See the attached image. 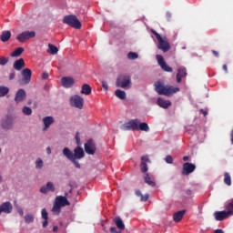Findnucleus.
<instances>
[{
	"label": "nucleus",
	"instance_id": "nucleus-44",
	"mask_svg": "<svg viewBox=\"0 0 233 233\" xmlns=\"http://www.w3.org/2000/svg\"><path fill=\"white\" fill-rule=\"evenodd\" d=\"M165 161H166V163H167L168 165H172V163H174V158H172V156L167 155V156L165 157Z\"/></svg>",
	"mask_w": 233,
	"mask_h": 233
},
{
	"label": "nucleus",
	"instance_id": "nucleus-64",
	"mask_svg": "<svg viewBox=\"0 0 233 233\" xmlns=\"http://www.w3.org/2000/svg\"><path fill=\"white\" fill-rule=\"evenodd\" d=\"M182 50H187V47H185V46H184V47H182Z\"/></svg>",
	"mask_w": 233,
	"mask_h": 233
},
{
	"label": "nucleus",
	"instance_id": "nucleus-26",
	"mask_svg": "<svg viewBox=\"0 0 233 233\" xmlns=\"http://www.w3.org/2000/svg\"><path fill=\"white\" fill-rule=\"evenodd\" d=\"M10 37H12V33L10 31H3L0 40L2 43H6V41H9Z\"/></svg>",
	"mask_w": 233,
	"mask_h": 233
},
{
	"label": "nucleus",
	"instance_id": "nucleus-49",
	"mask_svg": "<svg viewBox=\"0 0 233 233\" xmlns=\"http://www.w3.org/2000/svg\"><path fill=\"white\" fill-rule=\"evenodd\" d=\"M110 232L111 233H121V231H117V228H116V227L110 228Z\"/></svg>",
	"mask_w": 233,
	"mask_h": 233
},
{
	"label": "nucleus",
	"instance_id": "nucleus-52",
	"mask_svg": "<svg viewBox=\"0 0 233 233\" xmlns=\"http://www.w3.org/2000/svg\"><path fill=\"white\" fill-rule=\"evenodd\" d=\"M15 77V73L13 71L12 73H10L9 75V80L12 81V79H14Z\"/></svg>",
	"mask_w": 233,
	"mask_h": 233
},
{
	"label": "nucleus",
	"instance_id": "nucleus-15",
	"mask_svg": "<svg viewBox=\"0 0 233 233\" xmlns=\"http://www.w3.org/2000/svg\"><path fill=\"white\" fill-rule=\"evenodd\" d=\"M158 41L157 49L162 50V52H168L170 50V44L167 39L160 38Z\"/></svg>",
	"mask_w": 233,
	"mask_h": 233
},
{
	"label": "nucleus",
	"instance_id": "nucleus-25",
	"mask_svg": "<svg viewBox=\"0 0 233 233\" xmlns=\"http://www.w3.org/2000/svg\"><path fill=\"white\" fill-rule=\"evenodd\" d=\"M14 68L15 70H17L18 72L20 70H23L25 68V60L23 58H20L14 63Z\"/></svg>",
	"mask_w": 233,
	"mask_h": 233
},
{
	"label": "nucleus",
	"instance_id": "nucleus-16",
	"mask_svg": "<svg viewBox=\"0 0 233 233\" xmlns=\"http://www.w3.org/2000/svg\"><path fill=\"white\" fill-rule=\"evenodd\" d=\"M41 194H48V192H56V186L54 183L47 182L46 185L42 186L40 188Z\"/></svg>",
	"mask_w": 233,
	"mask_h": 233
},
{
	"label": "nucleus",
	"instance_id": "nucleus-13",
	"mask_svg": "<svg viewBox=\"0 0 233 233\" xmlns=\"http://www.w3.org/2000/svg\"><path fill=\"white\" fill-rule=\"evenodd\" d=\"M194 170H196V165L189 162H186L183 165L182 175L188 176L189 174H192Z\"/></svg>",
	"mask_w": 233,
	"mask_h": 233
},
{
	"label": "nucleus",
	"instance_id": "nucleus-62",
	"mask_svg": "<svg viewBox=\"0 0 233 233\" xmlns=\"http://www.w3.org/2000/svg\"><path fill=\"white\" fill-rule=\"evenodd\" d=\"M214 233H225L223 229H216Z\"/></svg>",
	"mask_w": 233,
	"mask_h": 233
},
{
	"label": "nucleus",
	"instance_id": "nucleus-31",
	"mask_svg": "<svg viewBox=\"0 0 233 233\" xmlns=\"http://www.w3.org/2000/svg\"><path fill=\"white\" fill-rule=\"evenodd\" d=\"M144 181L149 187H156V183L154 181L150 180V175H148V173L144 174Z\"/></svg>",
	"mask_w": 233,
	"mask_h": 233
},
{
	"label": "nucleus",
	"instance_id": "nucleus-51",
	"mask_svg": "<svg viewBox=\"0 0 233 233\" xmlns=\"http://www.w3.org/2000/svg\"><path fill=\"white\" fill-rule=\"evenodd\" d=\"M166 17H167V21H170V19L172 18V14L170 12H167Z\"/></svg>",
	"mask_w": 233,
	"mask_h": 233
},
{
	"label": "nucleus",
	"instance_id": "nucleus-47",
	"mask_svg": "<svg viewBox=\"0 0 233 233\" xmlns=\"http://www.w3.org/2000/svg\"><path fill=\"white\" fill-rule=\"evenodd\" d=\"M151 32H152V34H154V35L156 36V38L157 39V41H158L159 39H162V38H163V37H161V35H159V33H157L156 30H152Z\"/></svg>",
	"mask_w": 233,
	"mask_h": 233
},
{
	"label": "nucleus",
	"instance_id": "nucleus-59",
	"mask_svg": "<svg viewBox=\"0 0 233 233\" xmlns=\"http://www.w3.org/2000/svg\"><path fill=\"white\" fill-rule=\"evenodd\" d=\"M186 194H187V196H192V190L191 189H187Z\"/></svg>",
	"mask_w": 233,
	"mask_h": 233
},
{
	"label": "nucleus",
	"instance_id": "nucleus-36",
	"mask_svg": "<svg viewBox=\"0 0 233 233\" xmlns=\"http://www.w3.org/2000/svg\"><path fill=\"white\" fill-rule=\"evenodd\" d=\"M224 183L225 185H228V187H230V185H232V178L230 177V174H224Z\"/></svg>",
	"mask_w": 233,
	"mask_h": 233
},
{
	"label": "nucleus",
	"instance_id": "nucleus-63",
	"mask_svg": "<svg viewBox=\"0 0 233 233\" xmlns=\"http://www.w3.org/2000/svg\"><path fill=\"white\" fill-rule=\"evenodd\" d=\"M183 161H188V157L187 156L183 157Z\"/></svg>",
	"mask_w": 233,
	"mask_h": 233
},
{
	"label": "nucleus",
	"instance_id": "nucleus-58",
	"mask_svg": "<svg viewBox=\"0 0 233 233\" xmlns=\"http://www.w3.org/2000/svg\"><path fill=\"white\" fill-rule=\"evenodd\" d=\"M200 113L203 114V116H208V112L205 111L204 109H200Z\"/></svg>",
	"mask_w": 233,
	"mask_h": 233
},
{
	"label": "nucleus",
	"instance_id": "nucleus-55",
	"mask_svg": "<svg viewBox=\"0 0 233 233\" xmlns=\"http://www.w3.org/2000/svg\"><path fill=\"white\" fill-rule=\"evenodd\" d=\"M42 79H48V73L46 72L43 73Z\"/></svg>",
	"mask_w": 233,
	"mask_h": 233
},
{
	"label": "nucleus",
	"instance_id": "nucleus-27",
	"mask_svg": "<svg viewBox=\"0 0 233 233\" xmlns=\"http://www.w3.org/2000/svg\"><path fill=\"white\" fill-rule=\"evenodd\" d=\"M81 94H84L85 96H90L92 94V87L88 84H84L82 86Z\"/></svg>",
	"mask_w": 233,
	"mask_h": 233
},
{
	"label": "nucleus",
	"instance_id": "nucleus-18",
	"mask_svg": "<svg viewBox=\"0 0 233 233\" xmlns=\"http://www.w3.org/2000/svg\"><path fill=\"white\" fill-rule=\"evenodd\" d=\"M24 99H26V91L25 89H18L15 96V103H23Z\"/></svg>",
	"mask_w": 233,
	"mask_h": 233
},
{
	"label": "nucleus",
	"instance_id": "nucleus-9",
	"mask_svg": "<svg viewBox=\"0 0 233 233\" xmlns=\"http://www.w3.org/2000/svg\"><path fill=\"white\" fill-rule=\"evenodd\" d=\"M85 152L89 156H94L96 154V143H94L93 139L87 140L84 145Z\"/></svg>",
	"mask_w": 233,
	"mask_h": 233
},
{
	"label": "nucleus",
	"instance_id": "nucleus-14",
	"mask_svg": "<svg viewBox=\"0 0 233 233\" xmlns=\"http://www.w3.org/2000/svg\"><path fill=\"white\" fill-rule=\"evenodd\" d=\"M76 80L72 76H64L61 78V84L64 88H72Z\"/></svg>",
	"mask_w": 233,
	"mask_h": 233
},
{
	"label": "nucleus",
	"instance_id": "nucleus-5",
	"mask_svg": "<svg viewBox=\"0 0 233 233\" xmlns=\"http://www.w3.org/2000/svg\"><path fill=\"white\" fill-rule=\"evenodd\" d=\"M63 23L65 25H68V26H71L72 28H76V30H80L82 25L79 19H77V16L74 15H66L63 18Z\"/></svg>",
	"mask_w": 233,
	"mask_h": 233
},
{
	"label": "nucleus",
	"instance_id": "nucleus-37",
	"mask_svg": "<svg viewBox=\"0 0 233 233\" xmlns=\"http://www.w3.org/2000/svg\"><path fill=\"white\" fill-rule=\"evenodd\" d=\"M24 219H25V222L27 224V225H30V223H34V215L32 214H26L25 217H24Z\"/></svg>",
	"mask_w": 233,
	"mask_h": 233
},
{
	"label": "nucleus",
	"instance_id": "nucleus-34",
	"mask_svg": "<svg viewBox=\"0 0 233 233\" xmlns=\"http://www.w3.org/2000/svg\"><path fill=\"white\" fill-rule=\"evenodd\" d=\"M66 159H68V161H71V163H73V165L76 167V168H81V164L79 163V159L78 158H74L71 157H66Z\"/></svg>",
	"mask_w": 233,
	"mask_h": 233
},
{
	"label": "nucleus",
	"instance_id": "nucleus-12",
	"mask_svg": "<svg viewBox=\"0 0 233 233\" xmlns=\"http://www.w3.org/2000/svg\"><path fill=\"white\" fill-rule=\"evenodd\" d=\"M12 210H14V206H12L10 201L4 202L0 205V216L2 213L12 214Z\"/></svg>",
	"mask_w": 233,
	"mask_h": 233
},
{
	"label": "nucleus",
	"instance_id": "nucleus-22",
	"mask_svg": "<svg viewBox=\"0 0 233 233\" xmlns=\"http://www.w3.org/2000/svg\"><path fill=\"white\" fill-rule=\"evenodd\" d=\"M185 214H187V209L179 210V211L174 213L173 214V221H175V223H179V221H181V219H183V216H185Z\"/></svg>",
	"mask_w": 233,
	"mask_h": 233
},
{
	"label": "nucleus",
	"instance_id": "nucleus-38",
	"mask_svg": "<svg viewBox=\"0 0 233 233\" xmlns=\"http://www.w3.org/2000/svg\"><path fill=\"white\" fill-rule=\"evenodd\" d=\"M22 114H24V116H32V108L25 106L22 108Z\"/></svg>",
	"mask_w": 233,
	"mask_h": 233
},
{
	"label": "nucleus",
	"instance_id": "nucleus-42",
	"mask_svg": "<svg viewBox=\"0 0 233 233\" xmlns=\"http://www.w3.org/2000/svg\"><path fill=\"white\" fill-rule=\"evenodd\" d=\"M41 216L42 219L48 220V212L46 211V208L41 210Z\"/></svg>",
	"mask_w": 233,
	"mask_h": 233
},
{
	"label": "nucleus",
	"instance_id": "nucleus-17",
	"mask_svg": "<svg viewBox=\"0 0 233 233\" xmlns=\"http://www.w3.org/2000/svg\"><path fill=\"white\" fill-rule=\"evenodd\" d=\"M228 216H230V215L228 210L214 212V218H215L216 221H223V219H227V218H228Z\"/></svg>",
	"mask_w": 233,
	"mask_h": 233
},
{
	"label": "nucleus",
	"instance_id": "nucleus-57",
	"mask_svg": "<svg viewBox=\"0 0 233 233\" xmlns=\"http://www.w3.org/2000/svg\"><path fill=\"white\" fill-rule=\"evenodd\" d=\"M212 54L216 56V57H219V53L216 50L212 51Z\"/></svg>",
	"mask_w": 233,
	"mask_h": 233
},
{
	"label": "nucleus",
	"instance_id": "nucleus-48",
	"mask_svg": "<svg viewBox=\"0 0 233 233\" xmlns=\"http://www.w3.org/2000/svg\"><path fill=\"white\" fill-rule=\"evenodd\" d=\"M140 198V201H148V194L142 195Z\"/></svg>",
	"mask_w": 233,
	"mask_h": 233
},
{
	"label": "nucleus",
	"instance_id": "nucleus-46",
	"mask_svg": "<svg viewBox=\"0 0 233 233\" xmlns=\"http://www.w3.org/2000/svg\"><path fill=\"white\" fill-rule=\"evenodd\" d=\"M102 86L104 90H108V82H106V80H102Z\"/></svg>",
	"mask_w": 233,
	"mask_h": 233
},
{
	"label": "nucleus",
	"instance_id": "nucleus-19",
	"mask_svg": "<svg viewBox=\"0 0 233 233\" xmlns=\"http://www.w3.org/2000/svg\"><path fill=\"white\" fill-rule=\"evenodd\" d=\"M148 161H150V159L147 156L141 157L140 170L143 174H147V172H148V165H147Z\"/></svg>",
	"mask_w": 233,
	"mask_h": 233
},
{
	"label": "nucleus",
	"instance_id": "nucleus-40",
	"mask_svg": "<svg viewBox=\"0 0 233 233\" xmlns=\"http://www.w3.org/2000/svg\"><path fill=\"white\" fill-rule=\"evenodd\" d=\"M226 209L229 216H233V199L226 206Z\"/></svg>",
	"mask_w": 233,
	"mask_h": 233
},
{
	"label": "nucleus",
	"instance_id": "nucleus-29",
	"mask_svg": "<svg viewBox=\"0 0 233 233\" xmlns=\"http://www.w3.org/2000/svg\"><path fill=\"white\" fill-rule=\"evenodd\" d=\"M45 167V162L43 161V158L37 157L35 161V168L36 170H41Z\"/></svg>",
	"mask_w": 233,
	"mask_h": 233
},
{
	"label": "nucleus",
	"instance_id": "nucleus-39",
	"mask_svg": "<svg viewBox=\"0 0 233 233\" xmlns=\"http://www.w3.org/2000/svg\"><path fill=\"white\" fill-rule=\"evenodd\" d=\"M137 57H139V55H137L136 52H129L127 54V59H130L131 61H136Z\"/></svg>",
	"mask_w": 233,
	"mask_h": 233
},
{
	"label": "nucleus",
	"instance_id": "nucleus-8",
	"mask_svg": "<svg viewBox=\"0 0 233 233\" xmlns=\"http://www.w3.org/2000/svg\"><path fill=\"white\" fill-rule=\"evenodd\" d=\"M34 37H35V32L25 31L19 34L16 36V39L19 41V43H25V41H28V39H34Z\"/></svg>",
	"mask_w": 233,
	"mask_h": 233
},
{
	"label": "nucleus",
	"instance_id": "nucleus-1",
	"mask_svg": "<svg viewBox=\"0 0 233 233\" xmlns=\"http://www.w3.org/2000/svg\"><path fill=\"white\" fill-rule=\"evenodd\" d=\"M120 129L124 132H128V130H132L133 132H137L141 130V132H150V127L146 122H141V120L135 118L131 119L128 122L124 123L120 126Z\"/></svg>",
	"mask_w": 233,
	"mask_h": 233
},
{
	"label": "nucleus",
	"instance_id": "nucleus-41",
	"mask_svg": "<svg viewBox=\"0 0 233 233\" xmlns=\"http://www.w3.org/2000/svg\"><path fill=\"white\" fill-rule=\"evenodd\" d=\"M52 212H56L57 214H59L61 212V206L55 202L52 208Z\"/></svg>",
	"mask_w": 233,
	"mask_h": 233
},
{
	"label": "nucleus",
	"instance_id": "nucleus-56",
	"mask_svg": "<svg viewBox=\"0 0 233 233\" xmlns=\"http://www.w3.org/2000/svg\"><path fill=\"white\" fill-rule=\"evenodd\" d=\"M136 196L141 198V196H143V193H141V190H136Z\"/></svg>",
	"mask_w": 233,
	"mask_h": 233
},
{
	"label": "nucleus",
	"instance_id": "nucleus-21",
	"mask_svg": "<svg viewBox=\"0 0 233 233\" xmlns=\"http://www.w3.org/2000/svg\"><path fill=\"white\" fill-rule=\"evenodd\" d=\"M44 127L43 130L46 132V130L50 128V126L54 125V117L53 116H46L43 118Z\"/></svg>",
	"mask_w": 233,
	"mask_h": 233
},
{
	"label": "nucleus",
	"instance_id": "nucleus-35",
	"mask_svg": "<svg viewBox=\"0 0 233 233\" xmlns=\"http://www.w3.org/2000/svg\"><path fill=\"white\" fill-rule=\"evenodd\" d=\"M10 92V88L5 86H0V97H5Z\"/></svg>",
	"mask_w": 233,
	"mask_h": 233
},
{
	"label": "nucleus",
	"instance_id": "nucleus-61",
	"mask_svg": "<svg viewBox=\"0 0 233 233\" xmlns=\"http://www.w3.org/2000/svg\"><path fill=\"white\" fill-rule=\"evenodd\" d=\"M59 230V228L57 226L53 227V232H57Z\"/></svg>",
	"mask_w": 233,
	"mask_h": 233
},
{
	"label": "nucleus",
	"instance_id": "nucleus-23",
	"mask_svg": "<svg viewBox=\"0 0 233 233\" xmlns=\"http://www.w3.org/2000/svg\"><path fill=\"white\" fill-rule=\"evenodd\" d=\"M183 77H187V68L179 67L177 74V83H181Z\"/></svg>",
	"mask_w": 233,
	"mask_h": 233
},
{
	"label": "nucleus",
	"instance_id": "nucleus-53",
	"mask_svg": "<svg viewBox=\"0 0 233 233\" xmlns=\"http://www.w3.org/2000/svg\"><path fill=\"white\" fill-rule=\"evenodd\" d=\"M46 152L47 156H50V154H52V148L50 147H47L46 149Z\"/></svg>",
	"mask_w": 233,
	"mask_h": 233
},
{
	"label": "nucleus",
	"instance_id": "nucleus-2",
	"mask_svg": "<svg viewBox=\"0 0 233 233\" xmlns=\"http://www.w3.org/2000/svg\"><path fill=\"white\" fill-rule=\"evenodd\" d=\"M155 91L158 94V96H166L167 97H170V96H174V94H177V92H179V87L165 85L163 81L158 80L155 83Z\"/></svg>",
	"mask_w": 233,
	"mask_h": 233
},
{
	"label": "nucleus",
	"instance_id": "nucleus-60",
	"mask_svg": "<svg viewBox=\"0 0 233 233\" xmlns=\"http://www.w3.org/2000/svg\"><path fill=\"white\" fill-rule=\"evenodd\" d=\"M43 227H44V228H46V227H48V220H45L43 222Z\"/></svg>",
	"mask_w": 233,
	"mask_h": 233
},
{
	"label": "nucleus",
	"instance_id": "nucleus-45",
	"mask_svg": "<svg viewBox=\"0 0 233 233\" xmlns=\"http://www.w3.org/2000/svg\"><path fill=\"white\" fill-rule=\"evenodd\" d=\"M75 139L76 141L77 147H79L81 145V138L79 137V133L76 134Z\"/></svg>",
	"mask_w": 233,
	"mask_h": 233
},
{
	"label": "nucleus",
	"instance_id": "nucleus-24",
	"mask_svg": "<svg viewBox=\"0 0 233 233\" xmlns=\"http://www.w3.org/2000/svg\"><path fill=\"white\" fill-rule=\"evenodd\" d=\"M157 104L158 105V106H160V108H165V109L168 108V106L172 105L170 100H165L161 97L157 98Z\"/></svg>",
	"mask_w": 233,
	"mask_h": 233
},
{
	"label": "nucleus",
	"instance_id": "nucleus-50",
	"mask_svg": "<svg viewBox=\"0 0 233 233\" xmlns=\"http://www.w3.org/2000/svg\"><path fill=\"white\" fill-rule=\"evenodd\" d=\"M17 213L19 214V216H25V211L21 208H17Z\"/></svg>",
	"mask_w": 233,
	"mask_h": 233
},
{
	"label": "nucleus",
	"instance_id": "nucleus-6",
	"mask_svg": "<svg viewBox=\"0 0 233 233\" xmlns=\"http://www.w3.org/2000/svg\"><path fill=\"white\" fill-rule=\"evenodd\" d=\"M69 103L71 106L75 108H78V110H83V106L85 105V99L81 97L79 95H73L69 98Z\"/></svg>",
	"mask_w": 233,
	"mask_h": 233
},
{
	"label": "nucleus",
	"instance_id": "nucleus-10",
	"mask_svg": "<svg viewBox=\"0 0 233 233\" xmlns=\"http://www.w3.org/2000/svg\"><path fill=\"white\" fill-rule=\"evenodd\" d=\"M22 85H28L32 80V70L30 68H25L22 70Z\"/></svg>",
	"mask_w": 233,
	"mask_h": 233
},
{
	"label": "nucleus",
	"instance_id": "nucleus-32",
	"mask_svg": "<svg viewBox=\"0 0 233 233\" xmlns=\"http://www.w3.org/2000/svg\"><path fill=\"white\" fill-rule=\"evenodd\" d=\"M59 52V49H57V47L52 44L48 45V49H47V53L51 54L52 56H56V54H57Z\"/></svg>",
	"mask_w": 233,
	"mask_h": 233
},
{
	"label": "nucleus",
	"instance_id": "nucleus-3",
	"mask_svg": "<svg viewBox=\"0 0 233 233\" xmlns=\"http://www.w3.org/2000/svg\"><path fill=\"white\" fill-rule=\"evenodd\" d=\"M62 153L64 157H74L76 159H83L85 157V149L80 146H77L74 152L68 147H64Z\"/></svg>",
	"mask_w": 233,
	"mask_h": 233
},
{
	"label": "nucleus",
	"instance_id": "nucleus-11",
	"mask_svg": "<svg viewBox=\"0 0 233 233\" xmlns=\"http://www.w3.org/2000/svg\"><path fill=\"white\" fill-rule=\"evenodd\" d=\"M156 57L159 66L162 68V70H164V72H173L172 67H170L168 64L165 62V58L163 57V56L157 55Z\"/></svg>",
	"mask_w": 233,
	"mask_h": 233
},
{
	"label": "nucleus",
	"instance_id": "nucleus-54",
	"mask_svg": "<svg viewBox=\"0 0 233 233\" xmlns=\"http://www.w3.org/2000/svg\"><path fill=\"white\" fill-rule=\"evenodd\" d=\"M222 68L226 74H228V67L227 66V65H223Z\"/></svg>",
	"mask_w": 233,
	"mask_h": 233
},
{
	"label": "nucleus",
	"instance_id": "nucleus-7",
	"mask_svg": "<svg viewBox=\"0 0 233 233\" xmlns=\"http://www.w3.org/2000/svg\"><path fill=\"white\" fill-rule=\"evenodd\" d=\"M116 86L124 90H128L132 86V79L129 76H124L122 78H117Z\"/></svg>",
	"mask_w": 233,
	"mask_h": 233
},
{
	"label": "nucleus",
	"instance_id": "nucleus-43",
	"mask_svg": "<svg viewBox=\"0 0 233 233\" xmlns=\"http://www.w3.org/2000/svg\"><path fill=\"white\" fill-rule=\"evenodd\" d=\"M8 63V58L5 56H0V66H5V65Z\"/></svg>",
	"mask_w": 233,
	"mask_h": 233
},
{
	"label": "nucleus",
	"instance_id": "nucleus-30",
	"mask_svg": "<svg viewBox=\"0 0 233 233\" xmlns=\"http://www.w3.org/2000/svg\"><path fill=\"white\" fill-rule=\"evenodd\" d=\"M115 96L116 97H118V99H121V100H125L127 99V92L121 90V89H116L115 91Z\"/></svg>",
	"mask_w": 233,
	"mask_h": 233
},
{
	"label": "nucleus",
	"instance_id": "nucleus-33",
	"mask_svg": "<svg viewBox=\"0 0 233 233\" xmlns=\"http://www.w3.org/2000/svg\"><path fill=\"white\" fill-rule=\"evenodd\" d=\"M23 52H25V47H18L11 54V57H19Z\"/></svg>",
	"mask_w": 233,
	"mask_h": 233
},
{
	"label": "nucleus",
	"instance_id": "nucleus-28",
	"mask_svg": "<svg viewBox=\"0 0 233 233\" xmlns=\"http://www.w3.org/2000/svg\"><path fill=\"white\" fill-rule=\"evenodd\" d=\"M115 224L116 226V228L119 229V230H125V223H123V219H121V218L119 217H116L115 219Z\"/></svg>",
	"mask_w": 233,
	"mask_h": 233
},
{
	"label": "nucleus",
	"instance_id": "nucleus-20",
	"mask_svg": "<svg viewBox=\"0 0 233 233\" xmlns=\"http://www.w3.org/2000/svg\"><path fill=\"white\" fill-rule=\"evenodd\" d=\"M55 203H56L60 207H68L70 205V202L68 201L66 197L63 196H57L55 199Z\"/></svg>",
	"mask_w": 233,
	"mask_h": 233
},
{
	"label": "nucleus",
	"instance_id": "nucleus-4",
	"mask_svg": "<svg viewBox=\"0 0 233 233\" xmlns=\"http://www.w3.org/2000/svg\"><path fill=\"white\" fill-rule=\"evenodd\" d=\"M14 125H15V118L11 114H7L0 121L1 128L4 129L5 132L12 130V128H14Z\"/></svg>",
	"mask_w": 233,
	"mask_h": 233
}]
</instances>
